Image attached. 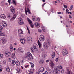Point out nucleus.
Wrapping results in <instances>:
<instances>
[{
	"label": "nucleus",
	"mask_w": 74,
	"mask_h": 74,
	"mask_svg": "<svg viewBox=\"0 0 74 74\" xmlns=\"http://www.w3.org/2000/svg\"><path fill=\"white\" fill-rule=\"evenodd\" d=\"M26 56L27 58L29 60H33V56L30 53H27V55Z\"/></svg>",
	"instance_id": "1"
},
{
	"label": "nucleus",
	"mask_w": 74,
	"mask_h": 74,
	"mask_svg": "<svg viewBox=\"0 0 74 74\" xmlns=\"http://www.w3.org/2000/svg\"><path fill=\"white\" fill-rule=\"evenodd\" d=\"M33 47L35 51H37L38 50V46L36 43H34L33 44Z\"/></svg>",
	"instance_id": "2"
},
{
	"label": "nucleus",
	"mask_w": 74,
	"mask_h": 74,
	"mask_svg": "<svg viewBox=\"0 0 74 74\" xmlns=\"http://www.w3.org/2000/svg\"><path fill=\"white\" fill-rule=\"evenodd\" d=\"M59 70L60 69H61L62 70V66H59L58 68H56L55 69H54V72L55 73V74H59V70H58V69Z\"/></svg>",
	"instance_id": "3"
},
{
	"label": "nucleus",
	"mask_w": 74,
	"mask_h": 74,
	"mask_svg": "<svg viewBox=\"0 0 74 74\" xmlns=\"http://www.w3.org/2000/svg\"><path fill=\"white\" fill-rule=\"evenodd\" d=\"M25 14L26 15H27V12H28L29 14H32V13H31V12H30V9L29 8H27V10L26 8V7H25Z\"/></svg>",
	"instance_id": "4"
},
{
	"label": "nucleus",
	"mask_w": 74,
	"mask_h": 74,
	"mask_svg": "<svg viewBox=\"0 0 74 74\" xmlns=\"http://www.w3.org/2000/svg\"><path fill=\"white\" fill-rule=\"evenodd\" d=\"M18 22L19 25H23L24 24V23L23 21H22V18H18Z\"/></svg>",
	"instance_id": "5"
},
{
	"label": "nucleus",
	"mask_w": 74,
	"mask_h": 74,
	"mask_svg": "<svg viewBox=\"0 0 74 74\" xmlns=\"http://www.w3.org/2000/svg\"><path fill=\"white\" fill-rule=\"evenodd\" d=\"M1 38L2 40V42L3 44H5L7 42V40L4 38Z\"/></svg>",
	"instance_id": "6"
},
{
	"label": "nucleus",
	"mask_w": 74,
	"mask_h": 74,
	"mask_svg": "<svg viewBox=\"0 0 74 74\" xmlns=\"http://www.w3.org/2000/svg\"><path fill=\"white\" fill-rule=\"evenodd\" d=\"M10 9L13 14H14V13H15V8H14L12 6H11L10 8Z\"/></svg>",
	"instance_id": "7"
},
{
	"label": "nucleus",
	"mask_w": 74,
	"mask_h": 74,
	"mask_svg": "<svg viewBox=\"0 0 74 74\" xmlns=\"http://www.w3.org/2000/svg\"><path fill=\"white\" fill-rule=\"evenodd\" d=\"M30 20H29L28 21L29 22V23L30 25V26H31V27L32 28H33L34 27V25H33V23H32V22L30 21Z\"/></svg>",
	"instance_id": "8"
},
{
	"label": "nucleus",
	"mask_w": 74,
	"mask_h": 74,
	"mask_svg": "<svg viewBox=\"0 0 74 74\" xmlns=\"http://www.w3.org/2000/svg\"><path fill=\"white\" fill-rule=\"evenodd\" d=\"M2 25L3 27H6L7 26V24L5 22L3 21L2 22Z\"/></svg>",
	"instance_id": "9"
},
{
	"label": "nucleus",
	"mask_w": 74,
	"mask_h": 74,
	"mask_svg": "<svg viewBox=\"0 0 74 74\" xmlns=\"http://www.w3.org/2000/svg\"><path fill=\"white\" fill-rule=\"evenodd\" d=\"M5 56L6 57H9V56H10V55L11 54V53L10 52H5Z\"/></svg>",
	"instance_id": "10"
},
{
	"label": "nucleus",
	"mask_w": 74,
	"mask_h": 74,
	"mask_svg": "<svg viewBox=\"0 0 74 74\" xmlns=\"http://www.w3.org/2000/svg\"><path fill=\"white\" fill-rule=\"evenodd\" d=\"M21 42L22 44H24L25 43V40H24V39H21Z\"/></svg>",
	"instance_id": "11"
},
{
	"label": "nucleus",
	"mask_w": 74,
	"mask_h": 74,
	"mask_svg": "<svg viewBox=\"0 0 74 74\" xmlns=\"http://www.w3.org/2000/svg\"><path fill=\"white\" fill-rule=\"evenodd\" d=\"M39 63L40 64H42L44 63V61L43 60H40L39 62Z\"/></svg>",
	"instance_id": "12"
},
{
	"label": "nucleus",
	"mask_w": 74,
	"mask_h": 74,
	"mask_svg": "<svg viewBox=\"0 0 74 74\" xmlns=\"http://www.w3.org/2000/svg\"><path fill=\"white\" fill-rule=\"evenodd\" d=\"M1 18L2 19H5L6 18V16L4 14H2L1 15Z\"/></svg>",
	"instance_id": "13"
},
{
	"label": "nucleus",
	"mask_w": 74,
	"mask_h": 74,
	"mask_svg": "<svg viewBox=\"0 0 74 74\" xmlns=\"http://www.w3.org/2000/svg\"><path fill=\"white\" fill-rule=\"evenodd\" d=\"M39 70L40 72H42L44 71V68L43 67H40Z\"/></svg>",
	"instance_id": "14"
},
{
	"label": "nucleus",
	"mask_w": 74,
	"mask_h": 74,
	"mask_svg": "<svg viewBox=\"0 0 74 74\" xmlns=\"http://www.w3.org/2000/svg\"><path fill=\"white\" fill-rule=\"evenodd\" d=\"M35 26H36V28H38L39 27H40V24L38 23L37 22H36L35 23Z\"/></svg>",
	"instance_id": "15"
},
{
	"label": "nucleus",
	"mask_w": 74,
	"mask_h": 74,
	"mask_svg": "<svg viewBox=\"0 0 74 74\" xmlns=\"http://www.w3.org/2000/svg\"><path fill=\"white\" fill-rule=\"evenodd\" d=\"M43 47L45 48H48V45H47V44L46 43H44L43 44Z\"/></svg>",
	"instance_id": "16"
},
{
	"label": "nucleus",
	"mask_w": 74,
	"mask_h": 74,
	"mask_svg": "<svg viewBox=\"0 0 74 74\" xmlns=\"http://www.w3.org/2000/svg\"><path fill=\"white\" fill-rule=\"evenodd\" d=\"M38 43L39 45V47L40 48H41V44L39 40H38Z\"/></svg>",
	"instance_id": "17"
},
{
	"label": "nucleus",
	"mask_w": 74,
	"mask_h": 74,
	"mask_svg": "<svg viewBox=\"0 0 74 74\" xmlns=\"http://www.w3.org/2000/svg\"><path fill=\"white\" fill-rule=\"evenodd\" d=\"M62 55L63 56H65V55H67L68 54V52H62Z\"/></svg>",
	"instance_id": "18"
},
{
	"label": "nucleus",
	"mask_w": 74,
	"mask_h": 74,
	"mask_svg": "<svg viewBox=\"0 0 74 74\" xmlns=\"http://www.w3.org/2000/svg\"><path fill=\"white\" fill-rule=\"evenodd\" d=\"M50 64H51V67H53V66H54V63L52 61H50Z\"/></svg>",
	"instance_id": "19"
},
{
	"label": "nucleus",
	"mask_w": 74,
	"mask_h": 74,
	"mask_svg": "<svg viewBox=\"0 0 74 74\" xmlns=\"http://www.w3.org/2000/svg\"><path fill=\"white\" fill-rule=\"evenodd\" d=\"M19 34H23V31L22 29H20L18 31Z\"/></svg>",
	"instance_id": "20"
},
{
	"label": "nucleus",
	"mask_w": 74,
	"mask_h": 74,
	"mask_svg": "<svg viewBox=\"0 0 74 74\" xmlns=\"http://www.w3.org/2000/svg\"><path fill=\"white\" fill-rule=\"evenodd\" d=\"M16 70L17 71L18 73H22V70H21L19 68L17 69H16Z\"/></svg>",
	"instance_id": "21"
},
{
	"label": "nucleus",
	"mask_w": 74,
	"mask_h": 74,
	"mask_svg": "<svg viewBox=\"0 0 74 74\" xmlns=\"http://www.w3.org/2000/svg\"><path fill=\"white\" fill-rule=\"evenodd\" d=\"M16 64L17 66H19L20 65V62L19 61H17L16 62Z\"/></svg>",
	"instance_id": "22"
},
{
	"label": "nucleus",
	"mask_w": 74,
	"mask_h": 74,
	"mask_svg": "<svg viewBox=\"0 0 74 74\" xmlns=\"http://www.w3.org/2000/svg\"><path fill=\"white\" fill-rule=\"evenodd\" d=\"M5 36V33L4 32H1L0 36Z\"/></svg>",
	"instance_id": "23"
},
{
	"label": "nucleus",
	"mask_w": 74,
	"mask_h": 74,
	"mask_svg": "<svg viewBox=\"0 0 74 74\" xmlns=\"http://www.w3.org/2000/svg\"><path fill=\"white\" fill-rule=\"evenodd\" d=\"M27 41H32V37L29 36L27 39Z\"/></svg>",
	"instance_id": "24"
},
{
	"label": "nucleus",
	"mask_w": 74,
	"mask_h": 74,
	"mask_svg": "<svg viewBox=\"0 0 74 74\" xmlns=\"http://www.w3.org/2000/svg\"><path fill=\"white\" fill-rule=\"evenodd\" d=\"M39 39L41 41H44L45 39H44V38H40Z\"/></svg>",
	"instance_id": "25"
},
{
	"label": "nucleus",
	"mask_w": 74,
	"mask_h": 74,
	"mask_svg": "<svg viewBox=\"0 0 74 74\" xmlns=\"http://www.w3.org/2000/svg\"><path fill=\"white\" fill-rule=\"evenodd\" d=\"M16 17V16H15V15H14L13 16L12 18L10 19V21H13L14 19H15Z\"/></svg>",
	"instance_id": "26"
},
{
	"label": "nucleus",
	"mask_w": 74,
	"mask_h": 74,
	"mask_svg": "<svg viewBox=\"0 0 74 74\" xmlns=\"http://www.w3.org/2000/svg\"><path fill=\"white\" fill-rule=\"evenodd\" d=\"M12 64L13 65H15L16 64V62H15V60H13L12 61Z\"/></svg>",
	"instance_id": "27"
},
{
	"label": "nucleus",
	"mask_w": 74,
	"mask_h": 74,
	"mask_svg": "<svg viewBox=\"0 0 74 74\" xmlns=\"http://www.w3.org/2000/svg\"><path fill=\"white\" fill-rule=\"evenodd\" d=\"M22 50V49L21 48H19L18 49H17L16 51L18 52H21V51Z\"/></svg>",
	"instance_id": "28"
},
{
	"label": "nucleus",
	"mask_w": 74,
	"mask_h": 74,
	"mask_svg": "<svg viewBox=\"0 0 74 74\" xmlns=\"http://www.w3.org/2000/svg\"><path fill=\"white\" fill-rule=\"evenodd\" d=\"M72 73H70V71H69V69H67V73H66L67 74H70Z\"/></svg>",
	"instance_id": "29"
},
{
	"label": "nucleus",
	"mask_w": 74,
	"mask_h": 74,
	"mask_svg": "<svg viewBox=\"0 0 74 74\" xmlns=\"http://www.w3.org/2000/svg\"><path fill=\"white\" fill-rule=\"evenodd\" d=\"M67 52V50L66 49H63L62 51V52Z\"/></svg>",
	"instance_id": "30"
},
{
	"label": "nucleus",
	"mask_w": 74,
	"mask_h": 74,
	"mask_svg": "<svg viewBox=\"0 0 74 74\" xmlns=\"http://www.w3.org/2000/svg\"><path fill=\"white\" fill-rule=\"evenodd\" d=\"M12 55L13 56L12 57V58H15V53H13L12 54Z\"/></svg>",
	"instance_id": "31"
},
{
	"label": "nucleus",
	"mask_w": 74,
	"mask_h": 74,
	"mask_svg": "<svg viewBox=\"0 0 74 74\" xmlns=\"http://www.w3.org/2000/svg\"><path fill=\"white\" fill-rule=\"evenodd\" d=\"M30 64H31V67L32 68H33V67H34V64H33V63H31Z\"/></svg>",
	"instance_id": "32"
},
{
	"label": "nucleus",
	"mask_w": 74,
	"mask_h": 74,
	"mask_svg": "<svg viewBox=\"0 0 74 74\" xmlns=\"http://www.w3.org/2000/svg\"><path fill=\"white\" fill-rule=\"evenodd\" d=\"M31 50L32 52H34V49H33V48L32 47H31Z\"/></svg>",
	"instance_id": "33"
},
{
	"label": "nucleus",
	"mask_w": 74,
	"mask_h": 74,
	"mask_svg": "<svg viewBox=\"0 0 74 74\" xmlns=\"http://www.w3.org/2000/svg\"><path fill=\"white\" fill-rule=\"evenodd\" d=\"M6 71L7 72H10V69H9V68H7L6 69Z\"/></svg>",
	"instance_id": "34"
},
{
	"label": "nucleus",
	"mask_w": 74,
	"mask_h": 74,
	"mask_svg": "<svg viewBox=\"0 0 74 74\" xmlns=\"http://www.w3.org/2000/svg\"><path fill=\"white\" fill-rule=\"evenodd\" d=\"M13 4L14 5H16V1H15V0H13Z\"/></svg>",
	"instance_id": "35"
},
{
	"label": "nucleus",
	"mask_w": 74,
	"mask_h": 74,
	"mask_svg": "<svg viewBox=\"0 0 74 74\" xmlns=\"http://www.w3.org/2000/svg\"><path fill=\"white\" fill-rule=\"evenodd\" d=\"M0 28H1L0 32H2V31H3V27H2V26H1Z\"/></svg>",
	"instance_id": "36"
},
{
	"label": "nucleus",
	"mask_w": 74,
	"mask_h": 74,
	"mask_svg": "<svg viewBox=\"0 0 74 74\" xmlns=\"http://www.w3.org/2000/svg\"><path fill=\"white\" fill-rule=\"evenodd\" d=\"M0 57H1V58H4L3 57V54H1Z\"/></svg>",
	"instance_id": "37"
},
{
	"label": "nucleus",
	"mask_w": 74,
	"mask_h": 74,
	"mask_svg": "<svg viewBox=\"0 0 74 74\" xmlns=\"http://www.w3.org/2000/svg\"><path fill=\"white\" fill-rule=\"evenodd\" d=\"M42 56L43 58H45V57L46 56V55L45 54H42Z\"/></svg>",
	"instance_id": "38"
},
{
	"label": "nucleus",
	"mask_w": 74,
	"mask_h": 74,
	"mask_svg": "<svg viewBox=\"0 0 74 74\" xmlns=\"http://www.w3.org/2000/svg\"><path fill=\"white\" fill-rule=\"evenodd\" d=\"M20 62H21V63H22V64H23V63H24V60H21Z\"/></svg>",
	"instance_id": "39"
},
{
	"label": "nucleus",
	"mask_w": 74,
	"mask_h": 74,
	"mask_svg": "<svg viewBox=\"0 0 74 74\" xmlns=\"http://www.w3.org/2000/svg\"><path fill=\"white\" fill-rule=\"evenodd\" d=\"M27 30H28V33L30 34V30H29V28H28V27H27Z\"/></svg>",
	"instance_id": "40"
},
{
	"label": "nucleus",
	"mask_w": 74,
	"mask_h": 74,
	"mask_svg": "<svg viewBox=\"0 0 74 74\" xmlns=\"http://www.w3.org/2000/svg\"><path fill=\"white\" fill-rule=\"evenodd\" d=\"M10 51L11 52H12L13 51V48H10Z\"/></svg>",
	"instance_id": "41"
},
{
	"label": "nucleus",
	"mask_w": 74,
	"mask_h": 74,
	"mask_svg": "<svg viewBox=\"0 0 74 74\" xmlns=\"http://www.w3.org/2000/svg\"><path fill=\"white\" fill-rule=\"evenodd\" d=\"M73 5H71V7H70V8L69 9V10H71H71H72V9H73ZM70 8H71V9H70Z\"/></svg>",
	"instance_id": "42"
},
{
	"label": "nucleus",
	"mask_w": 74,
	"mask_h": 74,
	"mask_svg": "<svg viewBox=\"0 0 74 74\" xmlns=\"http://www.w3.org/2000/svg\"><path fill=\"white\" fill-rule=\"evenodd\" d=\"M50 44L51 42H50V40L48 41V42H47V44H48V45H50Z\"/></svg>",
	"instance_id": "43"
},
{
	"label": "nucleus",
	"mask_w": 74,
	"mask_h": 74,
	"mask_svg": "<svg viewBox=\"0 0 74 74\" xmlns=\"http://www.w3.org/2000/svg\"><path fill=\"white\" fill-rule=\"evenodd\" d=\"M41 37L43 38H44V35H41L40 36V38H41Z\"/></svg>",
	"instance_id": "44"
},
{
	"label": "nucleus",
	"mask_w": 74,
	"mask_h": 74,
	"mask_svg": "<svg viewBox=\"0 0 74 74\" xmlns=\"http://www.w3.org/2000/svg\"><path fill=\"white\" fill-rule=\"evenodd\" d=\"M34 16H33L32 17V18L33 20V21H35L34 20H35V18L34 17Z\"/></svg>",
	"instance_id": "45"
},
{
	"label": "nucleus",
	"mask_w": 74,
	"mask_h": 74,
	"mask_svg": "<svg viewBox=\"0 0 74 74\" xmlns=\"http://www.w3.org/2000/svg\"><path fill=\"white\" fill-rule=\"evenodd\" d=\"M4 4V1H2L1 2V5H3Z\"/></svg>",
	"instance_id": "46"
},
{
	"label": "nucleus",
	"mask_w": 74,
	"mask_h": 74,
	"mask_svg": "<svg viewBox=\"0 0 74 74\" xmlns=\"http://www.w3.org/2000/svg\"><path fill=\"white\" fill-rule=\"evenodd\" d=\"M1 69H0V72H2V71H3V70H2V69H3V68H2L1 66Z\"/></svg>",
	"instance_id": "47"
},
{
	"label": "nucleus",
	"mask_w": 74,
	"mask_h": 74,
	"mask_svg": "<svg viewBox=\"0 0 74 74\" xmlns=\"http://www.w3.org/2000/svg\"><path fill=\"white\" fill-rule=\"evenodd\" d=\"M8 3H9V5H10V4H11V2L10 1V0H8Z\"/></svg>",
	"instance_id": "48"
},
{
	"label": "nucleus",
	"mask_w": 74,
	"mask_h": 74,
	"mask_svg": "<svg viewBox=\"0 0 74 74\" xmlns=\"http://www.w3.org/2000/svg\"><path fill=\"white\" fill-rule=\"evenodd\" d=\"M13 48V47H12V45H10V48Z\"/></svg>",
	"instance_id": "49"
},
{
	"label": "nucleus",
	"mask_w": 74,
	"mask_h": 74,
	"mask_svg": "<svg viewBox=\"0 0 74 74\" xmlns=\"http://www.w3.org/2000/svg\"><path fill=\"white\" fill-rule=\"evenodd\" d=\"M29 74H33V71H30L29 72Z\"/></svg>",
	"instance_id": "50"
},
{
	"label": "nucleus",
	"mask_w": 74,
	"mask_h": 74,
	"mask_svg": "<svg viewBox=\"0 0 74 74\" xmlns=\"http://www.w3.org/2000/svg\"><path fill=\"white\" fill-rule=\"evenodd\" d=\"M38 31L39 32H40V33H41V29H39L38 30Z\"/></svg>",
	"instance_id": "51"
},
{
	"label": "nucleus",
	"mask_w": 74,
	"mask_h": 74,
	"mask_svg": "<svg viewBox=\"0 0 74 74\" xmlns=\"http://www.w3.org/2000/svg\"><path fill=\"white\" fill-rule=\"evenodd\" d=\"M58 60H59V59H58V58H56V62H58Z\"/></svg>",
	"instance_id": "52"
},
{
	"label": "nucleus",
	"mask_w": 74,
	"mask_h": 74,
	"mask_svg": "<svg viewBox=\"0 0 74 74\" xmlns=\"http://www.w3.org/2000/svg\"><path fill=\"white\" fill-rule=\"evenodd\" d=\"M60 71L61 72V73H63L64 72V71H63V69H62V70H61Z\"/></svg>",
	"instance_id": "53"
},
{
	"label": "nucleus",
	"mask_w": 74,
	"mask_h": 74,
	"mask_svg": "<svg viewBox=\"0 0 74 74\" xmlns=\"http://www.w3.org/2000/svg\"><path fill=\"white\" fill-rule=\"evenodd\" d=\"M44 74H48V72L47 71L45 72V73H44Z\"/></svg>",
	"instance_id": "54"
},
{
	"label": "nucleus",
	"mask_w": 74,
	"mask_h": 74,
	"mask_svg": "<svg viewBox=\"0 0 74 74\" xmlns=\"http://www.w3.org/2000/svg\"><path fill=\"white\" fill-rule=\"evenodd\" d=\"M64 7L65 8H67V6L66 5H64Z\"/></svg>",
	"instance_id": "55"
},
{
	"label": "nucleus",
	"mask_w": 74,
	"mask_h": 74,
	"mask_svg": "<svg viewBox=\"0 0 74 74\" xmlns=\"http://www.w3.org/2000/svg\"><path fill=\"white\" fill-rule=\"evenodd\" d=\"M69 12V10L67 9L66 10V13H67V12Z\"/></svg>",
	"instance_id": "56"
},
{
	"label": "nucleus",
	"mask_w": 74,
	"mask_h": 74,
	"mask_svg": "<svg viewBox=\"0 0 74 74\" xmlns=\"http://www.w3.org/2000/svg\"><path fill=\"white\" fill-rule=\"evenodd\" d=\"M49 62V60H46V62L47 63H48V62Z\"/></svg>",
	"instance_id": "57"
},
{
	"label": "nucleus",
	"mask_w": 74,
	"mask_h": 74,
	"mask_svg": "<svg viewBox=\"0 0 74 74\" xmlns=\"http://www.w3.org/2000/svg\"><path fill=\"white\" fill-rule=\"evenodd\" d=\"M39 73H40V71H38L36 73V74H39Z\"/></svg>",
	"instance_id": "58"
},
{
	"label": "nucleus",
	"mask_w": 74,
	"mask_h": 74,
	"mask_svg": "<svg viewBox=\"0 0 74 74\" xmlns=\"http://www.w3.org/2000/svg\"><path fill=\"white\" fill-rule=\"evenodd\" d=\"M29 67V65H27L25 66V68H27V67Z\"/></svg>",
	"instance_id": "59"
},
{
	"label": "nucleus",
	"mask_w": 74,
	"mask_h": 74,
	"mask_svg": "<svg viewBox=\"0 0 74 74\" xmlns=\"http://www.w3.org/2000/svg\"><path fill=\"white\" fill-rule=\"evenodd\" d=\"M3 63V64H5L6 63V62L5 61H4Z\"/></svg>",
	"instance_id": "60"
},
{
	"label": "nucleus",
	"mask_w": 74,
	"mask_h": 74,
	"mask_svg": "<svg viewBox=\"0 0 74 74\" xmlns=\"http://www.w3.org/2000/svg\"><path fill=\"white\" fill-rule=\"evenodd\" d=\"M58 14H61V12H58Z\"/></svg>",
	"instance_id": "61"
},
{
	"label": "nucleus",
	"mask_w": 74,
	"mask_h": 74,
	"mask_svg": "<svg viewBox=\"0 0 74 74\" xmlns=\"http://www.w3.org/2000/svg\"><path fill=\"white\" fill-rule=\"evenodd\" d=\"M55 53L54 52V53H53V55L55 56Z\"/></svg>",
	"instance_id": "62"
},
{
	"label": "nucleus",
	"mask_w": 74,
	"mask_h": 74,
	"mask_svg": "<svg viewBox=\"0 0 74 74\" xmlns=\"http://www.w3.org/2000/svg\"><path fill=\"white\" fill-rule=\"evenodd\" d=\"M9 62H11V58H9Z\"/></svg>",
	"instance_id": "63"
},
{
	"label": "nucleus",
	"mask_w": 74,
	"mask_h": 74,
	"mask_svg": "<svg viewBox=\"0 0 74 74\" xmlns=\"http://www.w3.org/2000/svg\"><path fill=\"white\" fill-rule=\"evenodd\" d=\"M51 12H53V10L52 9L51 10Z\"/></svg>",
	"instance_id": "64"
}]
</instances>
